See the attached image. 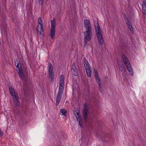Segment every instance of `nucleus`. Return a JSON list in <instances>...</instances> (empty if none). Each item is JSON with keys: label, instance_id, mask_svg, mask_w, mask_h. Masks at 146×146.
I'll list each match as a JSON object with an SVG mask.
<instances>
[{"label": "nucleus", "instance_id": "9", "mask_svg": "<svg viewBox=\"0 0 146 146\" xmlns=\"http://www.w3.org/2000/svg\"><path fill=\"white\" fill-rule=\"evenodd\" d=\"M62 94L63 93H61L60 92H58L56 98V102L55 104L56 106H58V104L62 97Z\"/></svg>", "mask_w": 146, "mask_h": 146}, {"label": "nucleus", "instance_id": "21", "mask_svg": "<svg viewBox=\"0 0 146 146\" xmlns=\"http://www.w3.org/2000/svg\"><path fill=\"white\" fill-rule=\"evenodd\" d=\"M38 24L42 25H43V20L41 17H39L38 18Z\"/></svg>", "mask_w": 146, "mask_h": 146}, {"label": "nucleus", "instance_id": "20", "mask_svg": "<svg viewBox=\"0 0 146 146\" xmlns=\"http://www.w3.org/2000/svg\"><path fill=\"white\" fill-rule=\"evenodd\" d=\"M127 67V69L129 72H133V70L132 69L130 63L128 64L127 65H125Z\"/></svg>", "mask_w": 146, "mask_h": 146}, {"label": "nucleus", "instance_id": "23", "mask_svg": "<svg viewBox=\"0 0 146 146\" xmlns=\"http://www.w3.org/2000/svg\"><path fill=\"white\" fill-rule=\"evenodd\" d=\"M71 72L73 73H76L77 71V69L76 68V67L74 66H73L71 69Z\"/></svg>", "mask_w": 146, "mask_h": 146}, {"label": "nucleus", "instance_id": "10", "mask_svg": "<svg viewBox=\"0 0 146 146\" xmlns=\"http://www.w3.org/2000/svg\"><path fill=\"white\" fill-rule=\"evenodd\" d=\"M44 25H38L37 27V31L39 33L40 35H41L43 31V27Z\"/></svg>", "mask_w": 146, "mask_h": 146}, {"label": "nucleus", "instance_id": "1", "mask_svg": "<svg viewBox=\"0 0 146 146\" xmlns=\"http://www.w3.org/2000/svg\"><path fill=\"white\" fill-rule=\"evenodd\" d=\"M94 25L95 28L98 41L100 44H102L104 42V39L101 31L98 24V22L96 20H95L94 21Z\"/></svg>", "mask_w": 146, "mask_h": 146}, {"label": "nucleus", "instance_id": "3", "mask_svg": "<svg viewBox=\"0 0 146 146\" xmlns=\"http://www.w3.org/2000/svg\"><path fill=\"white\" fill-rule=\"evenodd\" d=\"M85 45H89V44L88 42V41H90L92 36V30H86L84 33Z\"/></svg>", "mask_w": 146, "mask_h": 146}, {"label": "nucleus", "instance_id": "30", "mask_svg": "<svg viewBox=\"0 0 146 146\" xmlns=\"http://www.w3.org/2000/svg\"><path fill=\"white\" fill-rule=\"evenodd\" d=\"M127 74H123V76L124 75L125 76V78L126 79V80H125L126 82L128 81V78H127Z\"/></svg>", "mask_w": 146, "mask_h": 146}, {"label": "nucleus", "instance_id": "6", "mask_svg": "<svg viewBox=\"0 0 146 146\" xmlns=\"http://www.w3.org/2000/svg\"><path fill=\"white\" fill-rule=\"evenodd\" d=\"M84 23L86 31L92 30L90 22L89 20H84Z\"/></svg>", "mask_w": 146, "mask_h": 146}, {"label": "nucleus", "instance_id": "26", "mask_svg": "<svg viewBox=\"0 0 146 146\" xmlns=\"http://www.w3.org/2000/svg\"><path fill=\"white\" fill-rule=\"evenodd\" d=\"M64 78L63 75H61L59 81L64 80Z\"/></svg>", "mask_w": 146, "mask_h": 146}, {"label": "nucleus", "instance_id": "27", "mask_svg": "<svg viewBox=\"0 0 146 146\" xmlns=\"http://www.w3.org/2000/svg\"><path fill=\"white\" fill-rule=\"evenodd\" d=\"M44 0H38L39 3L40 5H42L43 3Z\"/></svg>", "mask_w": 146, "mask_h": 146}, {"label": "nucleus", "instance_id": "17", "mask_svg": "<svg viewBox=\"0 0 146 146\" xmlns=\"http://www.w3.org/2000/svg\"><path fill=\"white\" fill-rule=\"evenodd\" d=\"M48 77L50 82H52L54 81V74H49Z\"/></svg>", "mask_w": 146, "mask_h": 146}, {"label": "nucleus", "instance_id": "18", "mask_svg": "<svg viewBox=\"0 0 146 146\" xmlns=\"http://www.w3.org/2000/svg\"><path fill=\"white\" fill-rule=\"evenodd\" d=\"M127 21L128 22L127 23L128 28L129 29L131 32L132 33L133 32V29L132 25L131 24V23L129 22L128 20H127Z\"/></svg>", "mask_w": 146, "mask_h": 146}, {"label": "nucleus", "instance_id": "11", "mask_svg": "<svg viewBox=\"0 0 146 146\" xmlns=\"http://www.w3.org/2000/svg\"><path fill=\"white\" fill-rule=\"evenodd\" d=\"M122 58L125 65H127L128 64H129L130 62L128 59L124 54L122 55Z\"/></svg>", "mask_w": 146, "mask_h": 146}, {"label": "nucleus", "instance_id": "25", "mask_svg": "<svg viewBox=\"0 0 146 146\" xmlns=\"http://www.w3.org/2000/svg\"><path fill=\"white\" fill-rule=\"evenodd\" d=\"M16 68H18V70L20 71L21 70V64L20 63H17V65H16Z\"/></svg>", "mask_w": 146, "mask_h": 146}, {"label": "nucleus", "instance_id": "34", "mask_svg": "<svg viewBox=\"0 0 146 146\" xmlns=\"http://www.w3.org/2000/svg\"><path fill=\"white\" fill-rule=\"evenodd\" d=\"M130 74L131 76H133V74Z\"/></svg>", "mask_w": 146, "mask_h": 146}, {"label": "nucleus", "instance_id": "2", "mask_svg": "<svg viewBox=\"0 0 146 146\" xmlns=\"http://www.w3.org/2000/svg\"><path fill=\"white\" fill-rule=\"evenodd\" d=\"M19 76L23 80V84L25 87L23 88V90L25 93L27 92V86L30 84V80L28 78L27 74H18Z\"/></svg>", "mask_w": 146, "mask_h": 146}, {"label": "nucleus", "instance_id": "35", "mask_svg": "<svg viewBox=\"0 0 146 146\" xmlns=\"http://www.w3.org/2000/svg\"><path fill=\"white\" fill-rule=\"evenodd\" d=\"M108 78V76H106L105 77V78L106 79H107Z\"/></svg>", "mask_w": 146, "mask_h": 146}, {"label": "nucleus", "instance_id": "22", "mask_svg": "<svg viewBox=\"0 0 146 146\" xmlns=\"http://www.w3.org/2000/svg\"><path fill=\"white\" fill-rule=\"evenodd\" d=\"M64 85H59V91L58 92L63 93L64 89Z\"/></svg>", "mask_w": 146, "mask_h": 146}, {"label": "nucleus", "instance_id": "32", "mask_svg": "<svg viewBox=\"0 0 146 146\" xmlns=\"http://www.w3.org/2000/svg\"><path fill=\"white\" fill-rule=\"evenodd\" d=\"M87 76L88 77H90L91 76V74H87Z\"/></svg>", "mask_w": 146, "mask_h": 146}, {"label": "nucleus", "instance_id": "4", "mask_svg": "<svg viewBox=\"0 0 146 146\" xmlns=\"http://www.w3.org/2000/svg\"><path fill=\"white\" fill-rule=\"evenodd\" d=\"M83 110L82 113V116L85 121H86L87 119V117L89 113V107L86 103H84L83 104Z\"/></svg>", "mask_w": 146, "mask_h": 146}, {"label": "nucleus", "instance_id": "16", "mask_svg": "<svg viewBox=\"0 0 146 146\" xmlns=\"http://www.w3.org/2000/svg\"><path fill=\"white\" fill-rule=\"evenodd\" d=\"M142 11L143 15L146 16V4L144 2L142 5Z\"/></svg>", "mask_w": 146, "mask_h": 146}, {"label": "nucleus", "instance_id": "29", "mask_svg": "<svg viewBox=\"0 0 146 146\" xmlns=\"http://www.w3.org/2000/svg\"><path fill=\"white\" fill-rule=\"evenodd\" d=\"M98 87L99 88V90L101 92V93H102L103 89H102V88L101 87V84H100V86H99V85H98Z\"/></svg>", "mask_w": 146, "mask_h": 146}, {"label": "nucleus", "instance_id": "31", "mask_svg": "<svg viewBox=\"0 0 146 146\" xmlns=\"http://www.w3.org/2000/svg\"><path fill=\"white\" fill-rule=\"evenodd\" d=\"M3 135V132L2 131L1 129H0V137L2 136Z\"/></svg>", "mask_w": 146, "mask_h": 146}, {"label": "nucleus", "instance_id": "14", "mask_svg": "<svg viewBox=\"0 0 146 146\" xmlns=\"http://www.w3.org/2000/svg\"><path fill=\"white\" fill-rule=\"evenodd\" d=\"M117 64L121 72H122L123 70V66L121 63V62L119 60L117 61Z\"/></svg>", "mask_w": 146, "mask_h": 146}, {"label": "nucleus", "instance_id": "7", "mask_svg": "<svg viewBox=\"0 0 146 146\" xmlns=\"http://www.w3.org/2000/svg\"><path fill=\"white\" fill-rule=\"evenodd\" d=\"M84 60V66L86 73H91V70L88 61L86 60V59L85 58Z\"/></svg>", "mask_w": 146, "mask_h": 146}, {"label": "nucleus", "instance_id": "15", "mask_svg": "<svg viewBox=\"0 0 146 146\" xmlns=\"http://www.w3.org/2000/svg\"><path fill=\"white\" fill-rule=\"evenodd\" d=\"M9 89L10 92L12 96L15 97L16 94L15 91L14 90V89L12 88V86H11L9 87Z\"/></svg>", "mask_w": 146, "mask_h": 146}, {"label": "nucleus", "instance_id": "19", "mask_svg": "<svg viewBox=\"0 0 146 146\" xmlns=\"http://www.w3.org/2000/svg\"><path fill=\"white\" fill-rule=\"evenodd\" d=\"M49 73H53V67L52 64L50 62L48 63Z\"/></svg>", "mask_w": 146, "mask_h": 146}, {"label": "nucleus", "instance_id": "24", "mask_svg": "<svg viewBox=\"0 0 146 146\" xmlns=\"http://www.w3.org/2000/svg\"><path fill=\"white\" fill-rule=\"evenodd\" d=\"M60 113H62V115H64L66 116V115H65V113H66V111L64 109H61L60 111Z\"/></svg>", "mask_w": 146, "mask_h": 146}, {"label": "nucleus", "instance_id": "33", "mask_svg": "<svg viewBox=\"0 0 146 146\" xmlns=\"http://www.w3.org/2000/svg\"><path fill=\"white\" fill-rule=\"evenodd\" d=\"M78 74H72L75 76H78Z\"/></svg>", "mask_w": 146, "mask_h": 146}, {"label": "nucleus", "instance_id": "5", "mask_svg": "<svg viewBox=\"0 0 146 146\" xmlns=\"http://www.w3.org/2000/svg\"><path fill=\"white\" fill-rule=\"evenodd\" d=\"M51 28L50 29V36L51 38H53L55 35V29L56 27L55 21L54 19L53 20L51 21Z\"/></svg>", "mask_w": 146, "mask_h": 146}, {"label": "nucleus", "instance_id": "8", "mask_svg": "<svg viewBox=\"0 0 146 146\" xmlns=\"http://www.w3.org/2000/svg\"><path fill=\"white\" fill-rule=\"evenodd\" d=\"M76 115L78 116H76L75 115L76 119H77V121L78 122V124L81 127H82V119L80 117V114L79 111L78 112H77L76 113Z\"/></svg>", "mask_w": 146, "mask_h": 146}, {"label": "nucleus", "instance_id": "13", "mask_svg": "<svg viewBox=\"0 0 146 146\" xmlns=\"http://www.w3.org/2000/svg\"><path fill=\"white\" fill-rule=\"evenodd\" d=\"M94 77L96 82L99 86H100V84H101L100 78L98 76V74H95Z\"/></svg>", "mask_w": 146, "mask_h": 146}, {"label": "nucleus", "instance_id": "28", "mask_svg": "<svg viewBox=\"0 0 146 146\" xmlns=\"http://www.w3.org/2000/svg\"><path fill=\"white\" fill-rule=\"evenodd\" d=\"M59 85H64V80L59 81Z\"/></svg>", "mask_w": 146, "mask_h": 146}, {"label": "nucleus", "instance_id": "12", "mask_svg": "<svg viewBox=\"0 0 146 146\" xmlns=\"http://www.w3.org/2000/svg\"><path fill=\"white\" fill-rule=\"evenodd\" d=\"M13 97V100L15 102V104L18 107H19L20 106V102L19 100V99L18 97L15 95V97Z\"/></svg>", "mask_w": 146, "mask_h": 146}]
</instances>
